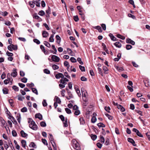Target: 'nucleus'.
Returning a JSON list of instances; mask_svg holds the SVG:
<instances>
[{
    "label": "nucleus",
    "instance_id": "nucleus-1",
    "mask_svg": "<svg viewBox=\"0 0 150 150\" xmlns=\"http://www.w3.org/2000/svg\"><path fill=\"white\" fill-rule=\"evenodd\" d=\"M69 81V80L67 78H63L60 81V84H59V86L61 88H63L65 87V85L67 83V82Z\"/></svg>",
    "mask_w": 150,
    "mask_h": 150
},
{
    "label": "nucleus",
    "instance_id": "nucleus-2",
    "mask_svg": "<svg viewBox=\"0 0 150 150\" xmlns=\"http://www.w3.org/2000/svg\"><path fill=\"white\" fill-rule=\"evenodd\" d=\"M72 142L73 143V147L74 149L77 150H80V149L79 144L76 140L73 139Z\"/></svg>",
    "mask_w": 150,
    "mask_h": 150
},
{
    "label": "nucleus",
    "instance_id": "nucleus-3",
    "mask_svg": "<svg viewBox=\"0 0 150 150\" xmlns=\"http://www.w3.org/2000/svg\"><path fill=\"white\" fill-rule=\"evenodd\" d=\"M29 127L30 128L34 130H36L38 128L37 125L33 120H32L30 123L29 124Z\"/></svg>",
    "mask_w": 150,
    "mask_h": 150
},
{
    "label": "nucleus",
    "instance_id": "nucleus-4",
    "mask_svg": "<svg viewBox=\"0 0 150 150\" xmlns=\"http://www.w3.org/2000/svg\"><path fill=\"white\" fill-rule=\"evenodd\" d=\"M8 49L10 51H12L13 50H16L17 49V46L13 44H11L8 46Z\"/></svg>",
    "mask_w": 150,
    "mask_h": 150
},
{
    "label": "nucleus",
    "instance_id": "nucleus-5",
    "mask_svg": "<svg viewBox=\"0 0 150 150\" xmlns=\"http://www.w3.org/2000/svg\"><path fill=\"white\" fill-rule=\"evenodd\" d=\"M51 59L53 61L57 62H59L60 60L59 58L58 57L55 55H53L52 56Z\"/></svg>",
    "mask_w": 150,
    "mask_h": 150
},
{
    "label": "nucleus",
    "instance_id": "nucleus-6",
    "mask_svg": "<svg viewBox=\"0 0 150 150\" xmlns=\"http://www.w3.org/2000/svg\"><path fill=\"white\" fill-rule=\"evenodd\" d=\"M55 77L57 79H59L60 78H62L61 79H62L63 78H65V77H64V76L63 74L61 73H59L56 74Z\"/></svg>",
    "mask_w": 150,
    "mask_h": 150
},
{
    "label": "nucleus",
    "instance_id": "nucleus-7",
    "mask_svg": "<svg viewBox=\"0 0 150 150\" xmlns=\"http://www.w3.org/2000/svg\"><path fill=\"white\" fill-rule=\"evenodd\" d=\"M33 17L34 18L36 19H37L39 21H42L41 18L38 15H37L36 13H35L33 15Z\"/></svg>",
    "mask_w": 150,
    "mask_h": 150
},
{
    "label": "nucleus",
    "instance_id": "nucleus-8",
    "mask_svg": "<svg viewBox=\"0 0 150 150\" xmlns=\"http://www.w3.org/2000/svg\"><path fill=\"white\" fill-rule=\"evenodd\" d=\"M81 91L82 94L83 98L87 97V94L86 92H85L84 91V89L83 88H81Z\"/></svg>",
    "mask_w": 150,
    "mask_h": 150
},
{
    "label": "nucleus",
    "instance_id": "nucleus-9",
    "mask_svg": "<svg viewBox=\"0 0 150 150\" xmlns=\"http://www.w3.org/2000/svg\"><path fill=\"white\" fill-rule=\"evenodd\" d=\"M9 119H11L13 123L15 125H16L17 124V122L15 118L12 116H10L9 117Z\"/></svg>",
    "mask_w": 150,
    "mask_h": 150
},
{
    "label": "nucleus",
    "instance_id": "nucleus-10",
    "mask_svg": "<svg viewBox=\"0 0 150 150\" xmlns=\"http://www.w3.org/2000/svg\"><path fill=\"white\" fill-rule=\"evenodd\" d=\"M126 42L127 43H130L133 45H134L135 43V42L134 41L132 40L129 38L127 39L126 40Z\"/></svg>",
    "mask_w": 150,
    "mask_h": 150
},
{
    "label": "nucleus",
    "instance_id": "nucleus-11",
    "mask_svg": "<svg viewBox=\"0 0 150 150\" xmlns=\"http://www.w3.org/2000/svg\"><path fill=\"white\" fill-rule=\"evenodd\" d=\"M21 136L23 137H25L28 136V134L25 133L23 130H21L20 132Z\"/></svg>",
    "mask_w": 150,
    "mask_h": 150
},
{
    "label": "nucleus",
    "instance_id": "nucleus-12",
    "mask_svg": "<svg viewBox=\"0 0 150 150\" xmlns=\"http://www.w3.org/2000/svg\"><path fill=\"white\" fill-rule=\"evenodd\" d=\"M48 35V33L45 31H43L42 33V36L44 38L47 37Z\"/></svg>",
    "mask_w": 150,
    "mask_h": 150
},
{
    "label": "nucleus",
    "instance_id": "nucleus-13",
    "mask_svg": "<svg viewBox=\"0 0 150 150\" xmlns=\"http://www.w3.org/2000/svg\"><path fill=\"white\" fill-rule=\"evenodd\" d=\"M109 36L110 37L111 39L114 41H116L117 38L115 37L112 34L110 33L109 35Z\"/></svg>",
    "mask_w": 150,
    "mask_h": 150
},
{
    "label": "nucleus",
    "instance_id": "nucleus-14",
    "mask_svg": "<svg viewBox=\"0 0 150 150\" xmlns=\"http://www.w3.org/2000/svg\"><path fill=\"white\" fill-rule=\"evenodd\" d=\"M35 117L36 118H38L40 120H42V116L40 113L36 114L35 115Z\"/></svg>",
    "mask_w": 150,
    "mask_h": 150
},
{
    "label": "nucleus",
    "instance_id": "nucleus-15",
    "mask_svg": "<svg viewBox=\"0 0 150 150\" xmlns=\"http://www.w3.org/2000/svg\"><path fill=\"white\" fill-rule=\"evenodd\" d=\"M114 44L115 46L118 48H120L121 47V43L118 42H116Z\"/></svg>",
    "mask_w": 150,
    "mask_h": 150
},
{
    "label": "nucleus",
    "instance_id": "nucleus-16",
    "mask_svg": "<svg viewBox=\"0 0 150 150\" xmlns=\"http://www.w3.org/2000/svg\"><path fill=\"white\" fill-rule=\"evenodd\" d=\"M55 101L56 103L60 104L61 103V101L60 99L57 96L55 97Z\"/></svg>",
    "mask_w": 150,
    "mask_h": 150
},
{
    "label": "nucleus",
    "instance_id": "nucleus-17",
    "mask_svg": "<svg viewBox=\"0 0 150 150\" xmlns=\"http://www.w3.org/2000/svg\"><path fill=\"white\" fill-rule=\"evenodd\" d=\"M21 143L22 146L25 148L26 146V141L25 140H22Z\"/></svg>",
    "mask_w": 150,
    "mask_h": 150
},
{
    "label": "nucleus",
    "instance_id": "nucleus-18",
    "mask_svg": "<svg viewBox=\"0 0 150 150\" xmlns=\"http://www.w3.org/2000/svg\"><path fill=\"white\" fill-rule=\"evenodd\" d=\"M8 14V13L6 11H4L3 12L1 11H0V14L1 15L4 16H6Z\"/></svg>",
    "mask_w": 150,
    "mask_h": 150
},
{
    "label": "nucleus",
    "instance_id": "nucleus-19",
    "mask_svg": "<svg viewBox=\"0 0 150 150\" xmlns=\"http://www.w3.org/2000/svg\"><path fill=\"white\" fill-rule=\"evenodd\" d=\"M63 122L64 125V127H67L68 126L67 122V118H66L65 120Z\"/></svg>",
    "mask_w": 150,
    "mask_h": 150
},
{
    "label": "nucleus",
    "instance_id": "nucleus-20",
    "mask_svg": "<svg viewBox=\"0 0 150 150\" xmlns=\"http://www.w3.org/2000/svg\"><path fill=\"white\" fill-rule=\"evenodd\" d=\"M95 29H97L99 32H102V30L100 26H98L94 27Z\"/></svg>",
    "mask_w": 150,
    "mask_h": 150
},
{
    "label": "nucleus",
    "instance_id": "nucleus-21",
    "mask_svg": "<svg viewBox=\"0 0 150 150\" xmlns=\"http://www.w3.org/2000/svg\"><path fill=\"white\" fill-rule=\"evenodd\" d=\"M117 38L123 40L125 39V37L124 36H122L119 34H117Z\"/></svg>",
    "mask_w": 150,
    "mask_h": 150
},
{
    "label": "nucleus",
    "instance_id": "nucleus-22",
    "mask_svg": "<svg viewBox=\"0 0 150 150\" xmlns=\"http://www.w3.org/2000/svg\"><path fill=\"white\" fill-rule=\"evenodd\" d=\"M79 120L81 124L83 125L85 123V121L83 118H80L79 119Z\"/></svg>",
    "mask_w": 150,
    "mask_h": 150
},
{
    "label": "nucleus",
    "instance_id": "nucleus-23",
    "mask_svg": "<svg viewBox=\"0 0 150 150\" xmlns=\"http://www.w3.org/2000/svg\"><path fill=\"white\" fill-rule=\"evenodd\" d=\"M97 119L95 116H93L91 120L92 122L94 123L96 121Z\"/></svg>",
    "mask_w": 150,
    "mask_h": 150
},
{
    "label": "nucleus",
    "instance_id": "nucleus-24",
    "mask_svg": "<svg viewBox=\"0 0 150 150\" xmlns=\"http://www.w3.org/2000/svg\"><path fill=\"white\" fill-rule=\"evenodd\" d=\"M54 35H52L49 38V41L50 42H53L54 41V39L53 37Z\"/></svg>",
    "mask_w": 150,
    "mask_h": 150
},
{
    "label": "nucleus",
    "instance_id": "nucleus-25",
    "mask_svg": "<svg viewBox=\"0 0 150 150\" xmlns=\"http://www.w3.org/2000/svg\"><path fill=\"white\" fill-rule=\"evenodd\" d=\"M98 126L99 127H105V125L102 123H99L98 124Z\"/></svg>",
    "mask_w": 150,
    "mask_h": 150
},
{
    "label": "nucleus",
    "instance_id": "nucleus-26",
    "mask_svg": "<svg viewBox=\"0 0 150 150\" xmlns=\"http://www.w3.org/2000/svg\"><path fill=\"white\" fill-rule=\"evenodd\" d=\"M52 67L54 70H55L59 69V66L56 65L54 64L52 65Z\"/></svg>",
    "mask_w": 150,
    "mask_h": 150
},
{
    "label": "nucleus",
    "instance_id": "nucleus-27",
    "mask_svg": "<svg viewBox=\"0 0 150 150\" xmlns=\"http://www.w3.org/2000/svg\"><path fill=\"white\" fill-rule=\"evenodd\" d=\"M74 114L75 115H78L80 113V111L78 110H76L75 111L74 113Z\"/></svg>",
    "mask_w": 150,
    "mask_h": 150
},
{
    "label": "nucleus",
    "instance_id": "nucleus-28",
    "mask_svg": "<svg viewBox=\"0 0 150 150\" xmlns=\"http://www.w3.org/2000/svg\"><path fill=\"white\" fill-rule=\"evenodd\" d=\"M2 91L4 94H7L8 93V90L6 88H4Z\"/></svg>",
    "mask_w": 150,
    "mask_h": 150
},
{
    "label": "nucleus",
    "instance_id": "nucleus-29",
    "mask_svg": "<svg viewBox=\"0 0 150 150\" xmlns=\"http://www.w3.org/2000/svg\"><path fill=\"white\" fill-rule=\"evenodd\" d=\"M32 91L33 92L36 94V95H38V92L37 89L35 88H32Z\"/></svg>",
    "mask_w": 150,
    "mask_h": 150
},
{
    "label": "nucleus",
    "instance_id": "nucleus-30",
    "mask_svg": "<svg viewBox=\"0 0 150 150\" xmlns=\"http://www.w3.org/2000/svg\"><path fill=\"white\" fill-rule=\"evenodd\" d=\"M7 78V79L8 80V81L9 82V83H10V84L11 85H12V81H13L12 78L10 77H8Z\"/></svg>",
    "mask_w": 150,
    "mask_h": 150
},
{
    "label": "nucleus",
    "instance_id": "nucleus-31",
    "mask_svg": "<svg viewBox=\"0 0 150 150\" xmlns=\"http://www.w3.org/2000/svg\"><path fill=\"white\" fill-rule=\"evenodd\" d=\"M40 125L42 127H45L46 126V123L43 121L41 122L40 123Z\"/></svg>",
    "mask_w": 150,
    "mask_h": 150
},
{
    "label": "nucleus",
    "instance_id": "nucleus-32",
    "mask_svg": "<svg viewBox=\"0 0 150 150\" xmlns=\"http://www.w3.org/2000/svg\"><path fill=\"white\" fill-rule=\"evenodd\" d=\"M79 68L81 70V71H85V68L84 67L82 66L81 65H79Z\"/></svg>",
    "mask_w": 150,
    "mask_h": 150
},
{
    "label": "nucleus",
    "instance_id": "nucleus-33",
    "mask_svg": "<svg viewBox=\"0 0 150 150\" xmlns=\"http://www.w3.org/2000/svg\"><path fill=\"white\" fill-rule=\"evenodd\" d=\"M45 12L42 10L40 11L39 13L38 14L41 16H43L45 14Z\"/></svg>",
    "mask_w": 150,
    "mask_h": 150
},
{
    "label": "nucleus",
    "instance_id": "nucleus-34",
    "mask_svg": "<svg viewBox=\"0 0 150 150\" xmlns=\"http://www.w3.org/2000/svg\"><path fill=\"white\" fill-rule=\"evenodd\" d=\"M4 146L5 148L6 149H7L9 147V146L7 144V142H6V141L4 142Z\"/></svg>",
    "mask_w": 150,
    "mask_h": 150
},
{
    "label": "nucleus",
    "instance_id": "nucleus-35",
    "mask_svg": "<svg viewBox=\"0 0 150 150\" xmlns=\"http://www.w3.org/2000/svg\"><path fill=\"white\" fill-rule=\"evenodd\" d=\"M17 72L16 71L12 72L11 74V75L14 77H16L17 75Z\"/></svg>",
    "mask_w": 150,
    "mask_h": 150
},
{
    "label": "nucleus",
    "instance_id": "nucleus-36",
    "mask_svg": "<svg viewBox=\"0 0 150 150\" xmlns=\"http://www.w3.org/2000/svg\"><path fill=\"white\" fill-rule=\"evenodd\" d=\"M29 146L30 147L35 148L36 145L34 142H31L30 143Z\"/></svg>",
    "mask_w": 150,
    "mask_h": 150
},
{
    "label": "nucleus",
    "instance_id": "nucleus-37",
    "mask_svg": "<svg viewBox=\"0 0 150 150\" xmlns=\"http://www.w3.org/2000/svg\"><path fill=\"white\" fill-rule=\"evenodd\" d=\"M65 110L66 112L68 114H70L71 112V110L70 109H69L67 108H65Z\"/></svg>",
    "mask_w": 150,
    "mask_h": 150
},
{
    "label": "nucleus",
    "instance_id": "nucleus-38",
    "mask_svg": "<svg viewBox=\"0 0 150 150\" xmlns=\"http://www.w3.org/2000/svg\"><path fill=\"white\" fill-rule=\"evenodd\" d=\"M44 44L47 47H50L51 45L50 44H49V43H48L46 41H44Z\"/></svg>",
    "mask_w": 150,
    "mask_h": 150
},
{
    "label": "nucleus",
    "instance_id": "nucleus-39",
    "mask_svg": "<svg viewBox=\"0 0 150 150\" xmlns=\"http://www.w3.org/2000/svg\"><path fill=\"white\" fill-rule=\"evenodd\" d=\"M100 142L101 143H104L105 142V139L104 137L100 135Z\"/></svg>",
    "mask_w": 150,
    "mask_h": 150
},
{
    "label": "nucleus",
    "instance_id": "nucleus-40",
    "mask_svg": "<svg viewBox=\"0 0 150 150\" xmlns=\"http://www.w3.org/2000/svg\"><path fill=\"white\" fill-rule=\"evenodd\" d=\"M50 137H49V139L51 142L53 141L54 139L53 137L51 134H50Z\"/></svg>",
    "mask_w": 150,
    "mask_h": 150
},
{
    "label": "nucleus",
    "instance_id": "nucleus-41",
    "mask_svg": "<svg viewBox=\"0 0 150 150\" xmlns=\"http://www.w3.org/2000/svg\"><path fill=\"white\" fill-rule=\"evenodd\" d=\"M35 4V3H34V2L32 1H30L29 3V5H30V6L32 8H33L34 7Z\"/></svg>",
    "mask_w": 150,
    "mask_h": 150
},
{
    "label": "nucleus",
    "instance_id": "nucleus-42",
    "mask_svg": "<svg viewBox=\"0 0 150 150\" xmlns=\"http://www.w3.org/2000/svg\"><path fill=\"white\" fill-rule=\"evenodd\" d=\"M98 73L101 74L102 76L103 75V73H102V69L99 67H98Z\"/></svg>",
    "mask_w": 150,
    "mask_h": 150
},
{
    "label": "nucleus",
    "instance_id": "nucleus-43",
    "mask_svg": "<svg viewBox=\"0 0 150 150\" xmlns=\"http://www.w3.org/2000/svg\"><path fill=\"white\" fill-rule=\"evenodd\" d=\"M91 139L93 140H95L97 138V136L95 135L91 134Z\"/></svg>",
    "mask_w": 150,
    "mask_h": 150
},
{
    "label": "nucleus",
    "instance_id": "nucleus-44",
    "mask_svg": "<svg viewBox=\"0 0 150 150\" xmlns=\"http://www.w3.org/2000/svg\"><path fill=\"white\" fill-rule=\"evenodd\" d=\"M27 111V109L25 107H24L21 109V111L22 112H25Z\"/></svg>",
    "mask_w": 150,
    "mask_h": 150
},
{
    "label": "nucleus",
    "instance_id": "nucleus-45",
    "mask_svg": "<svg viewBox=\"0 0 150 150\" xmlns=\"http://www.w3.org/2000/svg\"><path fill=\"white\" fill-rule=\"evenodd\" d=\"M70 60L72 62H76V59L73 57H71Z\"/></svg>",
    "mask_w": 150,
    "mask_h": 150
},
{
    "label": "nucleus",
    "instance_id": "nucleus-46",
    "mask_svg": "<svg viewBox=\"0 0 150 150\" xmlns=\"http://www.w3.org/2000/svg\"><path fill=\"white\" fill-rule=\"evenodd\" d=\"M77 61L79 62V63L82 65V64H83V62H82V61H81V58H79V57H78L77 59Z\"/></svg>",
    "mask_w": 150,
    "mask_h": 150
},
{
    "label": "nucleus",
    "instance_id": "nucleus-47",
    "mask_svg": "<svg viewBox=\"0 0 150 150\" xmlns=\"http://www.w3.org/2000/svg\"><path fill=\"white\" fill-rule=\"evenodd\" d=\"M44 72L46 74H49L50 73V71L47 69H45L44 70Z\"/></svg>",
    "mask_w": 150,
    "mask_h": 150
},
{
    "label": "nucleus",
    "instance_id": "nucleus-48",
    "mask_svg": "<svg viewBox=\"0 0 150 150\" xmlns=\"http://www.w3.org/2000/svg\"><path fill=\"white\" fill-rule=\"evenodd\" d=\"M105 115L108 117V119L110 120H112V117L111 116H110V115L108 114L107 113H106L105 114Z\"/></svg>",
    "mask_w": 150,
    "mask_h": 150
},
{
    "label": "nucleus",
    "instance_id": "nucleus-49",
    "mask_svg": "<svg viewBox=\"0 0 150 150\" xmlns=\"http://www.w3.org/2000/svg\"><path fill=\"white\" fill-rule=\"evenodd\" d=\"M132 47V45H126V48L127 50H129L131 49Z\"/></svg>",
    "mask_w": 150,
    "mask_h": 150
},
{
    "label": "nucleus",
    "instance_id": "nucleus-50",
    "mask_svg": "<svg viewBox=\"0 0 150 150\" xmlns=\"http://www.w3.org/2000/svg\"><path fill=\"white\" fill-rule=\"evenodd\" d=\"M6 54L8 56L12 57L13 55V54L12 53L9 52L8 51H7L6 52Z\"/></svg>",
    "mask_w": 150,
    "mask_h": 150
},
{
    "label": "nucleus",
    "instance_id": "nucleus-51",
    "mask_svg": "<svg viewBox=\"0 0 150 150\" xmlns=\"http://www.w3.org/2000/svg\"><path fill=\"white\" fill-rule=\"evenodd\" d=\"M12 88L13 89L16 91H18L19 90L18 87L16 86H13Z\"/></svg>",
    "mask_w": 150,
    "mask_h": 150
},
{
    "label": "nucleus",
    "instance_id": "nucleus-52",
    "mask_svg": "<svg viewBox=\"0 0 150 150\" xmlns=\"http://www.w3.org/2000/svg\"><path fill=\"white\" fill-rule=\"evenodd\" d=\"M74 19L76 22L78 21L79 20V18L77 16H74Z\"/></svg>",
    "mask_w": 150,
    "mask_h": 150
},
{
    "label": "nucleus",
    "instance_id": "nucleus-53",
    "mask_svg": "<svg viewBox=\"0 0 150 150\" xmlns=\"http://www.w3.org/2000/svg\"><path fill=\"white\" fill-rule=\"evenodd\" d=\"M33 41L36 43L37 44H39L40 43V42L39 40L36 39H35L33 40Z\"/></svg>",
    "mask_w": 150,
    "mask_h": 150
},
{
    "label": "nucleus",
    "instance_id": "nucleus-54",
    "mask_svg": "<svg viewBox=\"0 0 150 150\" xmlns=\"http://www.w3.org/2000/svg\"><path fill=\"white\" fill-rule=\"evenodd\" d=\"M67 51L69 52L70 53V55L71 56H73V52L69 48H67Z\"/></svg>",
    "mask_w": 150,
    "mask_h": 150
},
{
    "label": "nucleus",
    "instance_id": "nucleus-55",
    "mask_svg": "<svg viewBox=\"0 0 150 150\" xmlns=\"http://www.w3.org/2000/svg\"><path fill=\"white\" fill-rule=\"evenodd\" d=\"M46 13L48 14L49 15L50 14V7H49L48 9L46 11ZM49 16V15H48V17Z\"/></svg>",
    "mask_w": 150,
    "mask_h": 150
},
{
    "label": "nucleus",
    "instance_id": "nucleus-56",
    "mask_svg": "<svg viewBox=\"0 0 150 150\" xmlns=\"http://www.w3.org/2000/svg\"><path fill=\"white\" fill-rule=\"evenodd\" d=\"M105 110L106 111H107L108 112V113L110 112V111H109V110H110V107H105Z\"/></svg>",
    "mask_w": 150,
    "mask_h": 150
},
{
    "label": "nucleus",
    "instance_id": "nucleus-57",
    "mask_svg": "<svg viewBox=\"0 0 150 150\" xmlns=\"http://www.w3.org/2000/svg\"><path fill=\"white\" fill-rule=\"evenodd\" d=\"M26 85L28 87H32L34 86V84L33 83H27Z\"/></svg>",
    "mask_w": 150,
    "mask_h": 150
},
{
    "label": "nucleus",
    "instance_id": "nucleus-58",
    "mask_svg": "<svg viewBox=\"0 0 150 150\" xmlns=\"http://www.w3.org/2000/svg\"><path fill=\"white\" fill-rule=\"evenodd\" d=\"M12 134L13 137H16L17 136V133L15 130L12 131Z\"/></svg>",
    "mask_w": 150,
    "mask_h": 150
},
{
    "label": "nucleus",
    "instance_id": "nucleus-59",
    "mask_svg": "<svg viewBox=\"0 0 150 150\" xmlns=\"http://www.w3.org/2000/svg\"><path fill=\"white\" fill-rule=\"evenodd\" d=\"M59 118L61 119V120L63 121L64 122L65 119V118L62 115H61L59 116Z\"/></svg>",
    "mask_w": 150,
    "mask_h": 150
},
{
    "label": "nucleus",
    "instance_id": "nucleus-60",
    "mask_svg": "<svg viewBox=\"0 0 150 150\" xmlns=\"http://www.w3.org/2000/svg\"><path fill=\"white\" fill-rule=\"evenodd\" d=\"M47 103L46 101V100H44L42 101V105H43L45 107L47 105Z\"/></svg>",
    "mask_w": 150,
    "mask_h": 150
},
{
    "label": "nucleus",
    "instance_id": "nucleus-61",
    "mask_svg": "<svg viewBox=\"0 0 150 150\" xmlns=\"http://www.w3.org/2000/svg\"><path fill=\"white\" fill-rule=\"evenodd\" d=\"M81 80L82 81H86L87 79L84 76H82L81 78Z\"/></svg>",
    "mask_w": 150,
    "mask_h": 150
},
{
    "label": "nucleus",
    "instance_id": "nucleus-62",
    "mask_svg": "<svg viewBox=\"0 0 150 150\" xmlns=\"http://www.w3.org/2000/svg\"><path fill=\"white\" fill-rule=\"evenodd\" d=\"M43 25L46 28V29L47 30H50L49 27L48 25L46 23H44L43 24Z\"/></svg>",
    "mask_w": 150,
    "mask_h": 150
},
{
    "label": "nucleus",
    "instance_id": "nucleus-63",
    "mask_svg": "<svg viewBox=\"0 0 150 150\" xmlns=\"http://www.w3.org/2000/svg\"><path fill=\"white\" fill-rule=\"evenodd\" d=\"M6 75L5 73L4 72H3L2 74L1 75V79H4L6 77Z\"/></svg>",
    "mask_w": 150,
    "mask_h": 150
},
{
    "label": "nucleus",
    "instance_id": "nucleus-64",
    "mask_svg": "<svg viewBox=\"0 0 150 150\" xmlns=\"http://www.w3.org/2000/svg\"><path fill=\"white\" fill-rule=\"evenodd\" d=\"M21 80L22 82L25 83L27 82V79L25 77H24Z\"/></svg>",
    "mask_w": 150,
    "mask_h": 150
}]
</instances>
